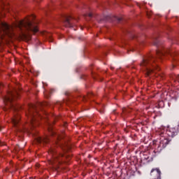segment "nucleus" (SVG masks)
Here are the masks:
<instances>
[{"mask_svg": "<svg viewBox=\"0 0 179 179\" xmlns=\"http://www.w3.org/2000/svg\"><path fill=\"white\" fill-rule=\"evenodd\" d=\"M29 31H32V33L38 31V28L31 22L30 18L17 20L13 26L0 22V36H8L10 38L17 36L20 38H27V37H30Z\"/></svg>", "mask_w": 179, "mask_h": 179, "instance_id": "nucleus-1", "label": "nucleus"}, {"mask_svg": "<svg viewBox=\"0 0 179 179\" xmlns=\"http://www.w3.org/2000/svg\"><path fill=\"white\" fill-rule=\"evenodd\" d=\"M156 58L152 55H150L143 59L141 66L145 71V76L150 78L156 73V71H160V68L155 63Z\"/></svg>", "mask_w": 179, "mask_h": 179, "instance_id": "nucleus-2", "label": "nucleus"}, {"mask_svg": "<svg viewBox=\"0 0 179 179\" xmlns=\"http://www.w3.org/2000/svg\"><path fill=\"white\" fill-rule=\"evenodd\" d=\"M16 97H19V92L17 91H15L14 92L10 91L8 92L6 96H3V103L7 106V107L3 108L4 111L12 110L13 111L17 113V111H19V110L22 108V107L13 103V100L14 99H16Z\"/></svg>", "mask_w": 179, "mask_h": 179, "instance_id": "nucleus-3", "label": "nucleus"}, {"mask_svg": "<svg viewBox=\"0 0 179 179\" xmlns=\"http://www.w3.org/2000/svg\"><path fill=\"white\" fill-rule=\"evenodd\" d=\"M40 107H43V103H39L38 106L33 104L29 105V109L28 110V113H27V116L28 117L32 127H36V122H38L36 117L37 116L39 117V118H41V113L38 112L41 110V108Z\"/></svg>", "mask_w": 179, "mask_h": 179, "instance_id": "nucleus-4", "label": "nucleus"}, {"mask_svg": "<svg viewBox=\"0 0 179 179\" xmlns=\"http://www.w3.org/2000/svg\"><path fill=\"white\" fill-rule=\"evenodd\" d=\"M49 155L51 156V159L49 160L50 164H51L55 169H58L59 164L62 163L64 154L58 153L55 148H50L49 150Z\"/></svg>", "mask_w": 179, "mask_h": 179, "instance_id": "nucleus-5", "label": "nucleus"}, {"mask_svg": "<svg viewBox=\"0 0 179 179\" xmlns=\"http://www.w3.org/2000/svg\"><path fill=\"white\" fill-rule=\"evenodd\" d=\"M156 55L157 58H159V59H162L163 57H166V55H170L173 58V59H177L176 57L179 58V53L173 52L170 50H157L156 51Z\"/></svg>", "mask_w": 179, "mask_h": 179, "instance_id": "nucleus-6", "label": "nucleus"}, {"mask_svg": "<svg viewBox=\"0 0 179 179\" xmlns=\"http://www.w3.org/2000/svg\"><path fill=\"white\" fill-rule=\"evenodd\" d=\"M169 143H170V139L164 136H162L157 147L158 150H163Z\"/></svg>", "mask_w": 179, "mask_h": 179, "instance_id": "nucleus-7", "label": "nucleus"}, {"mask_svg": "<svg viewBox=\"0 0 179 179\" xmlns=\"http://www.w3.org/2000/svg\"><path fill=\"white\" fill-rule=\"evenodd\" d=\"M62 22L66 27H73V23H72V17H71L70 15H64L62 17Z\"/></svg>", "mask_w": 179, "mask_h": 179, "instance_id": "nucleus-8", "label": "nucleus"}, {"mask_svg": "<svg viewBox=\"0 0 179 179\" xmlns=\"http://www.w3.org/2000/svg\"><path fill=\"white\" fill-rule=\"evenodd\" d=\"M14 127H17L20 122V115L18 113H15L14 117L11 119Z\"/></svg>", "mask_w": 179, "mask_h": 179, "instance_id": "nucleus-9", "label": "nucleus"}, {"mask_svg": "<svg viewBox=\"0 0 179 179\" xmlns=\"http://www.w3.org/2000/svg\"><path fill=\"white\" fill-rule=\"evenodd\" d=\"M38 143H41L42 142H43L44 143H48V142H50V138L48 137H45V138H39L38 139Z\"/></svg>", "mask_w": 179, "mask_h": 179, "instance_id": "nucleus-10", "label": "nucleus"}, {"mask_svg": "<svg viewBox=\"0 0 179 179\" xmlns=\"http://www.w3.org/2000/svg\"><path fill=\"white\" fill-rule=\"evenodd\" d=\"M60 148L62 149V150H64V152H66L67 150H69V149H71V147L67 144L61 145Z\"/></svg>", "mask_w": 179, "mask_h": 179, "instance_id": "nucleus-11", "label": "nucleus"}, {"mask_svg": "<svg viewBox=\"0 0 179 179\" xmlns=\"http://www.w3.org/2000/svg\"><path fill=\"white\" fill-rule=\"evenodd\" d=\"M3 6H5V3L3 2V0H0V8L1 10H3L4 9Z\"/></svg>", "mask_w": 179, "mask_h": 179, "instance_id": "nucleus-12", "label": "nucleus"}, {"mask_svg": "<svg viewBox=\"0 0 179 179\" xmlns=\"http://www.w3.org/2000/svg\"><path fill=\"white\" fill-rule=\"evenodd\" d=\"M154 45H159V39L154 38Z\"/></svg>", "mask_w": 179, "mask_h": 179, "instance_id": "nucleus-13", "label": "nucleus"}, {"mask_svg": "<svg viewBox=\"0 0 179 179\" xmlns=\"http://www.w3.org/2000/svg\"><path fill=\"white\" fill-rule=\"evenodd\" d=\"M115 19H116V20H117L118 22H121V20H122V18H120V17H116Z\"/></svg>", "mask_w": 179, "mask_h": 179, "instance_id": "nucleus-14", "label": "nucleus"}, {"mask_svg": "<svg viewBox=\"0 0 179 179\" xmlns=\"http://www.w3.org/2000/svg\"><path fill=\"white\" fill-rule=\"evenodd\" d=\"M91 96H93V94H89L88 96H87L88 99H90Z\"/></svg>", "mask_w": 179, "mask_h": 179, "instance_id": "nucleus-15", "label": "nucleus"}, {"mask_svg": "<svg viewBox=\"0 0 179 179\" xmlns=\"http://www.w3.org/2000/svg\"><path fill=\"white\" fill-rule=\"evenodd\" d=\"M88 16H89V17H92L93 16V14L89 13V14H88Z\"/></svg>", "mask_w": 179, "mask_h": 179, "instance_id": "nucleus-16", "label": "nucleus"}, {"mask_svg": "<svg viewBox=\"0 0 179 179\" xmlns=\"http://www.w3.org/2000/svg\"><path fill=\"white\" fill-rule=\"evenodd\" d=\"M49 131L51 132L52 135H54V131H52L51 129H49Z\"/></svg>", "mask_w": 179, "mask_h": 179, "instance_id": "nucleus-17", "label": "nucleus"}, {"mask_svg": "<svg viewBox=\"0 0 179 179\" xmlns=\"http://www.w3.org/2000/svg\"><path fill=\"white\" fill-rule=\"evenodd\" d=\"M4 13H3L2 12H1L0 10V16H3Z\"/></svg>", "mask_w": 179, "mask_h": 179, "instance_id": "nucleus-18", "label": "nucleus"}, {"mask_svg": "<svg viewBox=\"0 0 179 179\" xmlns=\"http://www.w3.org/2000/svg\"><path fill=\"white\" fill-rule=\"evenodd\" d=\"M57 118H59L58 116H54V119H55V120H57Z\"/></svg>", "mask_w": 179, "mask_h": 179, "instance_id": "nucleus-19", "label": "nucleus"}, {"mask_svg": "<svg viewBox=\"0 0 179 179\" xmlns=\"http://www.w3.org/2000/svg\"><path fill=\"white\" fill-rule=\"evenodd\" d=\"M0 145H3V144H2V141H0Z\"/></svg>", "mask_w": 179, "mask_h": 179, "instance_id": "nucleus-20", "label": "nucleus"}, {"mask_svg": "<svg viewBox=\"0 0 179 179\" xmlns=\"http://www.w3.org/2000/svg\"><path fill=\"white\" fill-rule=\"evenodd\" d=\"M2 86H3L2 84L0 83V87H2Z\"/></svg>", "mask_w": 179, "mask_h": 179, "instance_id": "nucleus-21", "label": "nucleus"}, {"mask_svg": "<svg viewBox=\"0 0 179 179\" xmlns=\"http://www.w3.org/2000/svg\"><path fill=\"white\" fill-rule=\"evenodd\" d=\"M177 79H179V75L178 76Z\"/></svg>", "mask_w": 179, "mask_h": 179, "instance_id": "nucleus-22", "label": "nucleus"}, {"mask_svg": "<svg viewBox=\"0 0 179 179\" xmlns=\"http://www.w3.org/2000/svg\"><path fill=\"white\" fill-rule=\"evenodd\" d=\"M111 68V69H114L113 67H110Z\"/></svg>", "mask_w": 179, "mask_h": 179, "instance_id": "nucleus-23", "label": "nucleus"}, {"mask_svg": "<svg viewBox=\"0 0 179 179\" xmlns=\"http://www.w3.org/2000/svg\"><path fill=\"white\" fill-rule=\"evenodd\" d=\"M101 113H103V111H101Z\"/></svg>", "mask_w": 179, "mask_h": 179, "instance_id": "nucleus-24", "label": "nucleus"}, {"mask_svg": "<svg viewBox=\"0 0 179 179\" xmlns=\"http://www.w3.org/2000/svg\"><path fill=\"white\" fill-rule=\"evenodd\" d=\"M0 130H1V126H0Z\"/></svg>", "mask_w": 179, "mask_h": 179, "instance_id": "nucleus-25", "label": "nucleus"}, {"mask_svg": "<svg viewBox=\"0 0 179 179\" xmlns=\"http://www.w3.org/2000/svg\"><path fill=\"white\" fill-rule=\"evenodd\" d=\"M0 179H2V178H0Z\"/></svg>", "mask_w": 179, "mask_h": 179, "instance_id": "nucleus-26", "label": "nucleus"}]
</instances>
